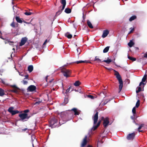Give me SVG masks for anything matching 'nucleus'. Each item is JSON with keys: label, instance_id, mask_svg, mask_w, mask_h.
Here are the masks:
<instances>
[{"label": "nucleus", "instance_id": "nucleus-50", "mask_svg": "<svg viewBox=\"0 0 147 147\" xmlns=\"http://www.w3.org/2000/svg\"><path fill=\"white\" fill-rule=\"evenodd\" d=\"M135 117V115L133 114V116H132L131 117V119L133 120L134 119Z\"/></svg>", "mask_w": 147, "mask_h": 147}, {"label": "nucleus", "instance_id": "nucleus-63", "mask_svg": "<svg viewBox=\"0 0 147 147\" xmlns=\"http://www.w3.org/2000/svg\"><path fill=\"white\" fill-rule=\"evenodd\" d=\"M18 23H17L15 24L16 26L18 27Z\"/></svg>", "mask_w": 147, "mask_h": 147}, {"label": "nucleus", "instance_id": "nucleus-61", "mask_svg": "<svg viewBox=\"0 0 147 147\" xmlns=\"http://www.w3.org/2000/svg\"><path fill=\"white\" fill-rule=\"evenodd\" d=\"M105 68H106V69H108L109 70H111V69H112L111 68H109V69H108L106 67H105Z\"/></svg>", "mask_w": 147, "mask_h": 147}, {"label": "nucleus", "instance_id": "nucleus-48", "mask_svg": "<svg viewBox=\"0 0 147 147\" xmlns=\"http://www.w3.org/2000/svg\"><path fill=\"white\" fill-rule=\"evenodd\" d=\"M31 138L32 141L35 139V136L34 135H33L31 136Z\"/></svg>", "mask_w": 147, "mask_h": 147}, {"label": "nucleus", "instance_id": "nucleus-17", "mask_svg": "<svg viewBox=\"0 0 147 147\" xmlns=\"http://www.w3.org/2000/svg\"><path fill=\"white\" fill-rule=\"evenodd\" d=\"M60 3L62 4V9H64L66 5V1L65 0H61Z\"/></svg>", "mask_w": 147, "mask_h": 147}, {"label": "nucleus", "instance_id": "nucleus-62", "mask_svg": "<svg viewBox=\"0 0 147 147\" xmlns=\"http://www.w3.org/2000/svg\"><path fill=\"white\" fill-rule=\"evenodd\" d=\"M87 147H93L90 145H88V146H87Z\"/></svg>", "mask_w": 147, "mask_h": 147}, {"label": "nucleus", "instance_id": "nucleus-16", "mask_svg": "<svg viewBox=\"0 0 147 147\" xmlns=\"http://www.w3.org/2000/svg\"><path fill=\"white\" fill-rule=\"evenodd\" d=\"M59 10L58 11L56 12L55 16H57L59 15L62 12L63 9H62V7L61 8V6H60L59 8Z\"/></svg>", "mask_w": 147, "mask_h": 147}, {"label": "nucleus", "instance_id": "nucleus-28", "mask_svg": "<svg viewBox=\"0 0 147 147\" xmlns=\"http://www.w3.org/2000/svg\"><path fill=\"white\" fill-rule=\"evenodd\" d=\"M134 44V43L132 41L130 40V41L128 43V45L130 47H131Z\"/></svg>", "mask_w": 147, "mask_h": 147}, {"label": "nucleus", "instance_id": "nucleus-30", "mask_svg": "<svg viewBox=\"0 0 147 147\" xmlns=\"http://www.w3.org/2000/svg\"><path fill=\"white\" fill-rule=\"evenodd\" d=\"M112 100V98H111L109 99H107L105 100L104 102L103 103V105H104L106 104L109 102L110 101V100Z\"/></svg>", "mask_w": 147, "mask_h": 147}, {"label": "nucleus", "instance_id": "nucleus-49", "mask_svg": "<svg viewBox=\"0 0 147 147\" xmlns=\"http://www.w3.org/2000/svg\"><path fill=\"white\" fill-rule=\"evenodd\" d=\"M29 111V110L28 109H26L24 110V113H28Z\"/></svg>", "mask_w": 147, "mask_h": 147}, {"label": "nucleus", "instance_id": "nucleus-56", "mask_svg": "<svg viewBox=\"0 0 147 147\" xmlns=\"http://www.w3.org/2000/svg\"><path fill=\"white\" fill-rule=\"evenodd\" d=\"M144 124L143 123L141 124L140 125V126L142 127V128L144 127Z\"/></svg>", "mask_w": 147, "mask_h": 147}, {"label": "nucleus", "instance_id": "nucleus-6", "mask_svg": "<svg viewBox=\"0 0 147 147\" xmlns=\"http://www.w3.org/2000/svg\"><path fill=\"white\" fill-rule=\"evenodd\" d=\"M97 56L95 57V58L94 60V61H96L98 63L104 62L107 63L108 64H109L112 62V60L110 59H109L108 58L107 60H103V61H101V59H100L99 58H97Z\"/></svg>", "mask_w": 147, "mask_h": 147}, {"label": "nucleus", "instance_id": "nucleus-2", "mask_svg": "<svg viewBox=\"0 0 147 147\" xmlns=\"http://www.w3.org/2000/svg\"><path fill=\"white\" fill-rule=\"evenodd\" d=\"M98 112L96 111V113L93 115L92 117V119L94 121V125L92 128V129L93 131H94L97 129V128L100 125L101 122V120H99L98 121L96 125H95L97 122L98 118Z\"/></svg>", "mask_w": 147, "mask_h": 147}, {"label": "nucleus", "instance_id": "nucleus-24", "mask_svg": "<svg viewBox=\"0 0 147 147\" xmlns=\"http://www.w3.org/2000/svg\"><path fill=\"white\" fill-rule=\"evenodd\" d=\"M65 36L67 37L68 38L70 39L72 37V35L71 34H69V32H67L65 34Z\"/></svg>", "mask_w": 147, "mask_h": 147}, {"label": "nucleus", "instance_id": "nucleus-7", "mask_svg": "<svg viewBox=\"0 0 147 147\" xmlns=\"http://www.w3.org/2000/svg\"><path fill=\"white\" fill-rule=\"evenodd\" d=\"M14 108L13 107H11L9 108L8 110V111L11 113L12 115H15L19 113V111L17 110H13Z\"/></svg>", "mask_w": 147, "mask_h": 147}, {"label": "nucleus", "instance_id": "nucleus-46", "mask_svg": "<svg viewBox=\"0 0 147 147\" xmlns=\"http://www.w3.org/2000/svg\"><path fill=\"white\" fill-rule=\"evenodd\" d=\"M39 24H40V29H41V26L44 25V23L43 22H39Z\"/></svg>", "mask_w": 147, "mask_h": 147}, {"label": "nucleus", "instance_id": "nucleus-12", "mask_svg": "<svg viewBox=\"0 0 147 147\" xmlns=\"http://www.w3.org/2000/svg\"><path fill=\"white\" fill-rule=\"evenodd\" d=\"M36 88V86L33 85H31L28 87L27 90L30 92H32L35 90Z\"/></svg>", "mask_w": 147, "mask_h": 147}, {"label": "nucleus", "instance_id": "nucleus-35", "mask_svg": "<svg viewBox=\"0 0 147 147\" xmlns=\"http://www.w3.org/2000/svg\"><path fill=\"white\" fill-rule=\"evenodd\" d=\"M132 113L134 115L136 114V109L135 107H133L132 110Z\"/></svg>", "mask_w": 147, "mask_h": 147}, {"label": "nucleus", "instance_id": "nucleus-11", "mask_svg": "<svg viewBox=\"0 0 147 147\" xmlns=\"http://www.w3.org/2000/svg\"><path fill=\"white\" fill-rule=\"evenodd\" d=\"M109 123V119L108 117H107L105 118V119L103 121V126L105 128L108 126Z\"/></svg>", "mask_w": 147, "mask_h": 147}, {"label": "nucleus", "instance_id": "nucleus-34", "mask_svg": "<svg viewBox=\"0 0 147 147\" xmlns=\"http://www.w3.org/2000/svg\"><path fill=\"white\" fill-rule=\"evenodd\" d=\"M146 79V75H145L144 76L143 78L142 79V81L143 82H145Z\"/></svg>", "mask_w": 147, "mask_h": 147}, {"label": "nucleus", "instance_id": "nucleus-33", "mask_svg": "<svg viewBox=\"0 0 147 147\" xmlns=\"http://www.w3.org/2000/svg\"><path fill=\"white\" fill-rule=\"evenodd\" d=\"M68 102V97L65 98L64 100V104L65 105Z\"/></svg>", "mask_w": 147, "mask_h": 147}, {"label": "nucleus", "instance_id": "nucleus-18", "mask_svg": "<svg viewBox=\"0 0 147 147\" xmlns=\"http://www.w3.org/2000/svg\"><path fill=\"white\" fill-rule=\"evenodd\" d=\"M28 69L29 72L30 73L32 72L33 69V65H29L28 67Z\"/></svg>", "mask_w": 147, "mask_h": 147}, {"label": "nucleus", "instance_id": "nucleus-51", "mask_svg": "<svg viewBox=\"0 0 147 147\" xmlns=\"http://www.w3.org/2000/svg\"><path fill=\"white\" fill-rule=\"evenodd\" d=\"M143 57L144 58H147V52L144 54Z\"/></svg>", "mask_w": 147, "mask_h": 147}, {"label": "nucleus", "instance_id": "nucleus-57", "mask_svg": "<svg viewBox=\"0 0 147 147\" xmlns=\"http://www.w3.org/2000/svg\"><path fill=\"white\" fill-rule=\"evenodd\" d=\"M105 119V118L103 117H101V120L102 121H104Z\"/></svg>", "mask_w": 147, "mask_h": 147}, {"label": "nucleus", "instance_id": "nucleus-27", "mask_svg": "<svg viewBox=\"0 0 147 147\" xmlns=\"http://www.w3.org/2000/svg\"><path fill=\"white\" fill-rule=\"evenodd\" d=\"M71 87V86H70L69 87L67 90H66V92L65 93L64 92V91H62L64 95H65V94L67 95V94L68 92L69 91Z\"/></svg>", "mask_w": 147, "mask_h": 147}, {"label": "nucleus", "instance_id": "nucleus-9", "mask_svg": "<svg viewBox=\"0 0 147 147\" xmlns=\"http://www.w3.org/2000/svg\"><path fill=\"white\" fill-rule=\"evenodd\" d=\"M87 136H85L82 142L80 147H84L86 145L87 143Z\"/></svg>", "mask_w": 147, "mask_h": 147}, {"label": "nucleus", "instance_id": "nucleus-21", "mask_svg": "<svg viewBox=\"0 0 147 147\" xmlns=\"http://www.w3.org/2000/svg\"><path fill=\"white\" fill-rule=\"evenodd\" d=\"M16 19L17 22L19 23H22L23 22L21 19L19 17L16 16Z\"/></svg>", "mask_w": 147, "mask_h": 147}, {"label": "nucleus", "instance_id": "nucleus-22", "mask_svg": "<svg viewBox=\"0 0 147 147\" xmlns=\"http://www.w3.org/2000/svg\"><path fill=\"white\" fill-rule=\"evenodd\" d=\"M20 89L19 88V89H17V88H14L13 89V90H11V92H13L14 93H18L19 92V90Z\"/></svg>", "mask_w": 147, "mask_h": 147}, {"label": "nucleus", "instance_id": "nucleus-8", "mask_svg": "<svg viewBox=\"0 0 147 147\" xmlns=\"http://www.w3.org/2000/svg\"><path fill=\"white\" fill-rule=\"evenodd\" d=\"M19 116L20 117L22 121H23L26 119H28L29 118V117L28 116V114L27 113H23L20 114L19 115Z\"/></svg>", "mask_w": 147, "mask_h": 147}, {"label": "nucleus", "instance_id": "nucleus-53", "mask_svg": "<svg viewBox=\"0 0 147 147\" xmlns=\"http://www.w3.org/2000/svg\"><path fill=\"white\" fill-rule=\"evenodd\" d=\"M143 82L142 81L139 84L140 86H141L142 85V84L144 85V83H143Z\"/></svg>", "mask_w": 147, "mask_h": 147}, {"label": "nucleus", "instance_id": "nucleus-52", "mask_svg": "<svg viewBox=\"0 0 147 147\" xmlns=\"http://www.w3.org/2000/svg\"><path fill=\"white\" fill-rule=\"evenodd\" d=\"M25 78H24V80H25L26 79H28V75H26L25 76Z\"/></svg>", "mask_w": 147, "mask_h": 147}, {"label": "nucleus", "instance_id": "nucleus-54", "mask_svg": "<svg viewBox=\"0 0 147 147\" xmlns=\"http://www.w3.org/2000/svg\"><path fill=\"white\" fill-rule=\"evenodd\" d=\"M9 42V40H7L4 41V42L5 44L8 43Z\"/></svg>", "mask_w": 147, "mask_h": 147}, {"label": "nucleus", "instance_id": "nucleus-55", "mask_svg": "<svg viewBox=\"0 0 147 147\" xmlns=\"http://www.w3.org/2000/svg\"><path fill=\"white\" fill-rule=\"evenodd\" d=\"M41 102L40 101L36 102L35 103V104H39Z\"/></svg>", "mask_w": 147, "mask_h": 147}, {"label": "nucleus", "instance_id": "nucleus-23", "mask_svg": "<svg viewBox=\"0 0 147 147\" xmlns=\"http://www.w3.org/2000/svg\"><path fill=\"white\" fill-rule=\"evenodd\" d=\"M137 18V16L135 15L133 16H131L129 19V20L130 22H131Z\"/></svg>", "mask_w": 147, "mask_h": 147}, {"label": "nucleus", "instance_id": "nucleus-1", "mask_svg": "<svg viewBox=\"0 0 147 147\" xmlns=\"http://www.w3.org/2000/svg\"><path fill=\"white\" fill-rule=\"evenodd\" d=\"M71 111L73 112L75 115H79L80 114L81 111L78 110L76 108H74L71 109V110H68L65 112H63L61 113V115H64L65 117H68L73 116V114Z\"/></svg>", "mask_w": 147, "mask_h": 147}, {"label": "nucleus", "instance_id": "nucleus-41", "mask_svg": "<svg viewBox=\"0 0 147 147\" xmlns=\"http://www.w3.org/2000/svg\"><path fill=\"white\" fill-rule=\"evenodd\" d=\"M48 76H47L46 78V80L47 82H49V83L51 82L53 80V79H52L51 80H49V81H48Z\"/></svg>", "mask_w": 147, "mask_h": 147}, {"label": "nucleus", "instance_id": "nucleus-64", "mask_svg": "<svg viewBox=\"0 0 147 147\" xmlns=\"http://www.w3.org/2000/svg\"><path fill=\"white\" fill-rule=\"evenodd\" d=\"M123 69L124 70H127L126 69V68L125 67H123Z\"/></svg>", "mask_w": 147, "mask_h": 147}, {"label": "nucleus", "instance_id": "nucleus-39", "mask_svg": "<svg viewBox=\"0 0 147 147\" xmlns=\"http://www.w3.org/2000/svg\"><path fill=\"white\" fill-rule=\"evenodd\" d=\"M11 26L13 28H15L16 27L14 21H13L11 24Z\"/></svg>", "mask_w": 147, "mask_h": 147}, {"label": "nucleus", "instance_id": "nucleus-37", "mask_svg": "<svg viewBox=\"0 0 147 147\" xmlns=\"http://www.w3.org/2000/svg\"><path fill=\"white\" fill-rule=\"evenodd\" d=\"M140 101L139 100H138L136 103V107L138 108L139 107L140 105Z\"/></svg>", "mask_w": 147, "mask_h": 147}, {"label": "nucleus", "instance_id": "nucleus-47", "mask_svg": "<svg viewBox=\"0 0 147 147\" xmlns=\"http://www.w3.org/2000/svg\"><path fill=\"white\" fill-rule=\"evenodd\" d=\"M2 34L1 32L0 31V38L3 40H5V38H3L2 36Z\"/></svg>", "mask_w": 147, "mask_h": 147}, {"label": "nucleus", "instance_id": "nucleus-14", "mask_svg": "<svg viewBox=\"0 0 147 147\" xmlns=\"http://www.w3.org/2000/svg\"><path fill=\"white\" fill-rule=\"evenodd\" d=\"M109 32L108 30H104L103 34L102 35V37L104 38L106 37L109 34Z\"/></svg>", "mask_w": 147, "mask_h": 147}, {"label": "nucleus", "instance_id": "nucleus-42", "mask_svg": "<svg viewBox=\"0 0 147 147\" xmlns=\"http://www.w3.org/2000/svg\"><path fill=\"white\" fill-rule=\"evenodd\" d=\"M10 86L11 87L13 88L14 89V88H17V89H19V88L17 87L16 85H10Z\"/></svg>", "mask_w": 147, "mask_h": 147}, {"label": "nucleus", "instance_id": "nucleus-20", "mask_svg": "<svg viewBox=\"0 0 147 147\" xmlns=\"http://www.w3.org/2000/svg\"><path fill=\"white\" fill-rule=\"evenodd\" d=\"M106 94L107 93L105 92H104L103 91H102L100 93H98V95H99L100 96H103V95H104L105 96L104 97H105L107 96Z\"/></svg>", "mask_w": 147, "mask_h": 147}, {"label": "nucleus", "instance_id": "nucleus-13", "mask_svg": "<svg viewBox=\"0 0 147 147\" xmlns=\"http://www.w3.org/2000/svg\"><path fill=\"white\" fill-rule=\"evenodd\" d=\"M28 39L26 37H24L22 38L21 40V42L20 43V46H22L26 43Z\"/></svg>", "mask_w": 147, "mask_h": 147}, {"label": "nucleus", "instance_id": "nucleus-32", "mask_svg": "<svg viewBox=\"0 0 147 147\" xmlns=\"http://www.w3.org/2000/svg\"><path fill=\"white\" fill-rule=\"evenodd\" d=\"M128 58L130 60L132 61H135L136 60V58L133 57H131L129 56H128Z\"/></svg>", "mask_w": 147, "mask_h": 147}, {"label": "nucleus", "instance_id": "nucleus-36", "mask_svg": "<svg viewBox=\"0 0 147 147\" xmlns=\"http://www.w3.org/2000/svg\"><path fill=\"white\" fill-rule=\"evenodd\" d=\"M137 88H138V90H136V92L137 93H138L141 91V88L140 87H138Z\"/></svg>", "mask_w": 147, "mask_h": 147}, {"label": "nucleus", "instance_id": "nucleus-10", "mask_svg": "<svg viewBox=\"0 0 147 147\" xmlns=\"http://www.w3.org/2000/svg\"><path fill=\"white\" fill-rule=\"evenodd\" d=\"M136 134L134 132L129 134L127 136V139L129 140H133L135 137Z\"/></svg>", "mask_w": 147, "mask_h": 147}, {"label": "nucleus", "instance_id": "nucleus-4", "mask_svg": "<svg viewBox=\"0 0 147 147\" xmlns=\"http://www.w3.org/2000/svg\"><path fill=\"white\" fill-rule=\"evenodd\" d=\"M61 72L63 74V76L66 78H68L70 76L71 74V71L64 67L62 68L61 69Z\"/></svg>", "mask_w": 147, "mask_h": 147}, {"label": "nucleus", "instance_id": "nucleus-43", "mask_svg": "<svg viewBox=\"0 0 147 147\" xmlns=\"http://www.w3.org/2000/svg\"><path fill=\"white\" fill-rule=\"evenodd\" d=\"M8 43L10 45H11L13 47L14 46V42H13L10 41H9V42Z\"/></svg>", "mask_w": 147, "mask_h": 147}, {"label": "nucleus", "instance_id": "nucleus-40", "mask_svg": "<svg viewBox=\"0 0 147 147\" xmlns=\"http://www.w3.org/2000/svg\"><path fill=\"white\" fill-rule=\"evenodd\" d=\"M88 97L90 98L91 99H94V96L91 95L89 94L87 95Z\"/></svg>", "mask_w": 147, "mask_h": 147}, {"label": "nucleus", "instance_id": "nucleus-31", "mask_svg": "<svg viewBox=\"0 0 147 147\" xmlns=\"http://www.w3.org/2000/svg\"><path fill=\"white\" fill-rule=\"evenodd\" d=\"M110 47L108 46L105 47L103 50V52L104 53H106L108 51Z\"/></svg>", "mask_w": 147, "mask_h": 147}, {"label": "nucleus", "instance_id": "nucleus-38", "mask_svg": "<svg viewBox=\"0 0 147 147\" xmlns=\"http://www.w3.org/2000/svg\"><path fill=\"white\" fill-rule=\"evenodd\" d=\"M24 13L26 15L29 16V15H31L32 13L30 12H25Z\"/></svg>", "mask_w": 147, "mask_h": 147}, {"label": "nucleus", "instance_id": "nucleus-5", "mask_svg": "<svg viewBox=\"0 0 147 147\" xmlns=\"http://www.w3.org/2000/svg\"><path fill=\"white\" fill-rule=\"evenodd\" d=\"M58 121V119L57 117H52L49 122L50 126L54 127V125L57 123Z\"/></svg>", "mask_w": 147, "mask_h": 147}, {"label": "nucleus", "instance_id": "nucleus-25", "mask_svg": "<svg viewBox=\"0 0 147 147\" xmlns=\"http://www.w3.org/2000/svg\"><path fill=\"white\" fill-rule=\"evenodd\" d=\"M71 9H70L68 8H66L65 10V12L67 13H71Z\"/></svg>", "mask_w": 147, "mask_h": 147}, {"label": "nucleus", "instance_id": "nucleus-60", "mask_svg": "<svg viewBox=\"0 0 147 147\" xmlns=\"http://www.w3.org/2000/svg\"><path fill=\"white\" fill-rule=\"evenodd\" d=\"M142 128V127L140 125L139 127L138 128V130H140Z\"/></svg>", "mask_w": 147, "mask_h": 147}, {"label": "nucleus", "instance_id": "nucleus-45", "mask_svg": "<svg viewBox=\"0 0 147 147\" xmlns=\"http://www.w3.org/2000/svg\"><path fill=\"white\" fill-rule=\"evenodd\" d=\"M49 40H50V39H49L48 40L47 39L46 40H45V42H44V43L43 44V45H45L46 44V43L47 42H49Z\"/></svg>", "mask_w": 147, "mask_h": 147}, {"label": "nucleus", "instance_id": "nucleus-26", "mask_svg": "<svg viewBox=\"0 0 147 147\" xmlns=\"http://www.w3.org/2000/svg\"><path fill=\"white\" fill-rule=\"evenodd\" d=\"M5 94L4 90L0 88V96H3Z\"/></svg>", "mask_w": 147, "mask_h": 147}, {"label": "nucleus", "instance_id": "nucleus-59", "mask_svg": "<svg viewBox=\"0 0 147 147\" xmlns=\"http://www.w3.org/2000/svg\"><path fill=\"white\" fill-rule=\"evenodd\" d=\"M27 128H25L24 129H22V131H26L27 129Z\"/></svg>", "mask_w": 147, "mask_h": 147}, {"label": "nucleus", "instance_id": "nucleus-58", "mask_svg": "<svg viewBox=\"0 0 147 147\" xmlns=\"http://www.w3.org/2000/svg\"><path fill=\"white\" fill-rule=\"evenodd\" d=\"M134 30V28H132V30L130 31L129 33H131Z\"/></svg>", "mask_w": 147, "mask_h": 147}, {"label": "nucleus", "instance_id": "nucleus-44", "mask_svg": "<svg viewBox=\"0 0 147 147\" xmlns=\"http://www.w3.org/2000/svg\"><path fill=\"white\" fill-rule=\"evenodd\" d=\"M22 82L23 83V84L24 85H26L28 83V82L26 80H23Z\"/></svg>", "mask_w": 147, "mask_h": 147}, {"label": "nucleus", "instance_id": "nucleus-15", "mask_svg": "<svg viewBox=\"0 0 147 147\" xmlns=\"http://www.w3.org/2000/svg\"><path fill=\"white\" fill-rule=\"evenodd\" d=\"M75 63H76L77 64H79V63H91V62H90V61H87V60H85V61H82V60L78 61H76L75 62Z\"/></svg>", "mask_w": 147, "mask_h": 147}, {"label": "nucleus", "instance_id": "nucleus-3", "mask_svg": "<svg viewBox=\"0 0 147 147\" xmlns=\"http://www.w3.org/2000/svg\"><path fill=\"white\" fill-rule=\"evenodd\" d=\"M115 71V75L116 76L117 78L119 81V93L122 90L123 87V82L122 81L121 77L119 74V73L115 70H114Z\"/></svg>", "mask_w": 147, "mask_h": 147}, {"label": "nucleus", "instance_id": "nucleus-19", "mask_svg": "<svg viewBox=\"0 0 147 147\" xmlns=\"http://www.w3.org/2000/svg\"><path fill=\"white\" fill-rule=\"evenodd\" d=\"M87 24L88 26L90 28H93V27L91 22L89 20L87 21Z\"/></svg>", "mask_w": 147, "mask_h": 147}, {"label": "nucleus", "instance_id": "nucleus-29", "mask_svg": "<svg viewBox=\"0 0 147 147\" xmlns=\"http://www.w3.org/2000/svg\"><path fill=\"white\" fill-rule=\"evenodd\" d=\"M80 84L81 83L79 81H76L74 84V85L76 86H79Z\"/></svg>", "mask_w": 147, "mask_h": 147}]
</instances>
